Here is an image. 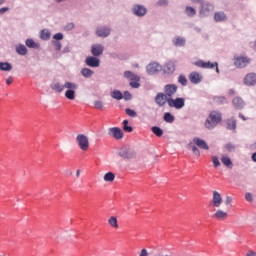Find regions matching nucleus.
I'll return each instance as SVG.
<instances>
[{"instance_id": "nucleus-1", "label": "nucleus", "mask_w": 256, "mask_h": 256, "mask_svg": "<svg viewBox=\"0 0 256 256\" xmlns=\"http://www.w3.org/2000/svg\"><path fill=\"white\" fill-rule=\"evenodd\" d=\"M52 91L55 93H63L64 89H79V85L73 82L66 81L64 84H61L59 81H55L50 85Z\"/></svg>"}, {"instance_id": "nucleus-2", "label": "nucleus", "mask_w": 256, "mask_h": 256, "mask_svg": "<svg viewBox=\"0 0 256 256\" xmlns=\"http://www.w3.org/2000/svg\"><path fill=\"white\" fill-rule=\"evenodd\" d=\"M218 123H221V113L213 111L210 113L209 118L205 121L206 129H215Z\"/></svg>"}, {"instance_id": "nucleus-3", "label": "nucleus", "mask_w": 256, "mask_h": 256, "mask_svg": "<svg viewBox=\"0 0 256 256\" xmlns=\"http://www.w3.org/2000/svg\"><path fill=\"white\" fill-rule=\"evenodd\" d=\"M250 64L251 58L247 56L234 55L233 57V65L236 69H245Z\"/></svg>"}, {"instance_id": "nucleus-4", "label": "nucleus", "mask_w": 256, "mask_h": 256, "mask_svg": "<svg viewBox=\"0 0 256 256\" xmlns=\"http://www.w3.org/2000/svg\"><path fill=\"white\" fill-rule=\"evenodd\" d=\"M124 77L125 79H128L129 81H131L130 87H132V89H139V87H141V84L139 83L141 81V77H139L135 73L131 71H125Z\"/></svg>"}, {"instance_id": "nucleus-5", "label": "nucleus", "mask_w": 256, "mask_h": 256, "mask_svg": "<svg viewBox=\"0 0 256 256\" xmlns=\"http://www.w3.org/2000/svg\"><path fill=\"white\" fill-rule=\"evenodd\" d=\"M118 155L124 160L135 159V157H137V153L135 152V150L127 146H122L118 150Z\"/></svg>"}, {"instance_id": "nucleus-6", "label": "nucleus", "mask_w": 256, "mask_h": 256, "mask_svg": "<svg viewBox=\"0 0 256 256\" xmlns=\"http://www.w3.org/2000/svg\"><path fill=\"white\" fill-rule=\"evenodd\" d=\"M168 107H171L172 109H177L178 111L183 109V107H185V98H168Z\"/></svg>"}, {"instance_id": "nucleus-7", "label": "nucleus", "mask_w": 256, "mask_h": 256, "mask_svg": "<svg viewBox=\"0 0 256 256\" xmlns=\"http://www.w3.org/2000/svg\"><path fill=\"white\" fill-rule=\"evenodd\" d=\"M131 11L135 17H145L148 13L147 7L143 4H134Z\"/></svg>"}, {"instance_id": "nucleus-8", "label": "nucleus", "mask_w": 256, "mask_h": 256, "mask_svg": "<svg viewBox=\"0 0 256 256\" xmlns=\"http://www.w3.org/2000/svg\"><path fill=\"white\" fill-rule=\"evenodd\" d=\"M213 11H215V6H213V4L204 3L200 6L199 15L200 17H209Z\"/></svg>"}, {"instance_id": "nucleus-9", "label": "nucleus", "mask_w": 256, "mask_h": 256, "mask_svg": "<svg viewBox=\"0 0 256 256\" xmlns=\"http://www.w3.org/2000/svg\"><path fill=\"white\" fill-rule=\"evenodd\" d=\"M76 142L81 151H87V149H89V138L85 134H78Z\"/></svg>"}, {"instance_id": "nucleus-10", "label": "nucleus", "mask_w": 256, "mask_h": 256, "mask_svg": "<svg viewBox=\"0 0 256 256\" xmlns=\"http://www.w3.org/2000/svg\"><path fill=\"white\" fill-rule=\"evenodd\" d=\"M178 89H179V87H177L176 84H167L164 86V95L168 99H173V95H175V93H177Z\"/></svg>"}, {"instance_id": "nucleus-11", "label": "nucleus", "mask_w": 256, "mask_h": 256, "mask_svg": "<svg viewBox=\"0 0 256 256\" xmlns=\"http://www.w3.org/2000/svg\"><path fill=\"white\" fill-rule=\"evenodd\" d=\"M194 65L196 67H199L200 69H215V67H219V63L217 62H205L203 60H198L194 62Z\"/></svg>"}, {"instance_id": "nucleus-12", "label": "nucleus", "mask_w": 256, "mask_h": 256, "mask_svg": "<svg viewBox=\"0 0 256 256\" xmlns=\"http://www.w3.org/2000/svg\"><path fill=\"white\" fill-rule=\"evenodd\" d=\"M154 101L158 107H165L166 103L169 105V98L163 92H159L155 96Z\"/></svg>"}, {"instance_id": "nucleus-13", "label": "nucleus", "mask_w": 256, "mask_h": 256, "mask_svg": "<svg viewBox=\"0 0 256 256\" xmlns=\"http://www.w3.org/2000/svg\"><path fill=\"white\" fill-rule=\"evenodd\" d=\"M95 35H97V37H102V39H107V37L111 35V28L108 26L97 27Z\"/></svg>"}, {"instance_id": "nucleus-14", "label": "nucleus", "mask_w": 256, "mask_h": 256, "mask_svg": "<svg viewBox=\"0 0 256 256\" xmlns=\"http://www.w3.org/2000/svg\"><path fill=\"white\" fill-rule=\"evenodd\" d=\"M244 85L246 87H255L256 84V73L251 72L245 75L244 80H243Z\"/></svg>"}, {"instance_id": "nucleus-15", "label": "nucleus", "mask_w": 256, "mask_h": 256, "mask_svg": "<svg viewBox=\"0 0 256 256\" xmlns=\"http://www.w3.org/2000/svg\"><path fill=\"white\" fill-rule=\"evenodd\" d=\"M163 69L161 65L157 62H152L147 65L146 71L148 75H156V73H159Z\"/></svg>"}, {"instance_id": "nucleus-16", "label": "nucleus", "mask_w": 256, "mask_h": 256, "mask_svg": "<svg viewBox=\"0 0 256 256\" xmlns=\"http://www.w3.org/2000/svg\"><path fill=\"white\" fill-rule=\"evenodd\" d=\"M108 135L119 141V139H123V130L119 127H112L108 129Z\"/></svg>"}, {"instance_id": "nucleus-17", "label": "nucleus", "mask_w": 256, "mask_h": 256, "mask_svg": "<svg viewBox=\"0 0 256 256\" xmlns=\"http://www.w3.org/2000/svg\"><path fill=\"white\" fill-rule=\"evenodd\" d=\"M85 64L88 67H99L101 65V60L97 56H88L85 59Z\"/></svg>"}, {"instance_id": "nucleus-18", "label": "nucleus", "mask_w": 256, "mask_h": 256, "mask_svg": "<svg viewBox=\"0 0 256 256\" xmlns=\"http://www.w3.org/2000/svg\"><path fill=\"white\" fill-rule=\"evenodd\" d=\"M105 51V47L102 44H93L91 46V53L94 57H101Z\"/></svg>"}, {"instance_id": "nucleus-19", "label": "nucleus", "mask_w": 256, "mask_h": 256, "mask_svg": "<svg viewBox=\"0 0 256 256\" xmlns=\"http://www.w3.org/2000/svg\"><path fill=\"white\" fill-rule=\"evenodd\" d=\"M212 205L213 207H221L223 205V198L218 191H213Z\"/></svg>"}, {"instance_id": "nucleus-20", "label": "nucleus", "mask_w": 256, "mask_h": 256, "mask_svg": "<svg viewBox=\"0 0 256 256\" xmlns=\"http://www.w3.org/2000/svg\"><path fill=\"white\" fill-rule=\"evenodd\" d=\"M232 105L234 108H236L238 111H241L243 107H245V101H243L242 97L236 96L232 100Z\"/></svg>"}, {"instance_id": "nucleus-21", "label": "nucleus", "mask_w": 256, "mask_h": 256, "mask_svg": "<svg viewBox=\"0 0 256 256\" xmlns=\"http://www.w3.org/2000/svg\"><path fill=\"white\" fill-rule=\"evenodd\" d=\"M189 80L191 83H193V85H199V83L203 81V76H201V74L198 72H192L189 75Z\"/></svg>"}, {"instance_id": "nucleus-22", "label": "nucleus", "mask_w": 256, "mask_h": 256, "mask_svg": "<svg viewBox=\"0 0 256 256\" xmlns=\"http://www.w3.org/2000/svg\"><path fill=\"white\" fill-rule=\"evenodd\" d=\"M193 143H195V145H197L199 149H204V151H209V145L207 144V142H205V140L199 137H195L193 138Z\"/></svg>"}, {"instance_id": "nucleus-23", "label": "nucleus", "mask_w": 256, "mask_h": 256, "mask_svg": "<svg viewBox=\"0 0 256 256\" xmlns=\"http://www.w3.org/2000/svg\"><path fill=\"white\" fill-rule=\"evenodd\" d=\"M226 129H228V131H236L237 130V120L235 119V117H231L229 119L226 120Z\"/></svg>"}, {"instance_id": "nucleus-24", "label": "nucleus", "mask_w": 256, "mask_h": 256, "mask_svg": "<svg viewBox=\"0 0 256 256\" xmlns=\"http://www.w3.org/2000/svg\"><path fill=\"white\" fill-rule=\"evenodd\" d=\"M214 21L216 23H221L223 21H227V15L225 14V12H216L214 14Z\"/></svg>"}, {"instance_id": "nucleus-25", "label": "nucleus", "mask_w": 256, "mask_h": 256, "mask_svg": "<svg viewBox=\"0 0 256 256\" xmlns=\"http://www.w3.org/2000/svg\"><path fill=\"white\" fill-rule=\"evenodd\" d=\"M164 71L168 74L175 73V62L169 61L164 65Z\"/></svg>"}, {"instance_id": "nucleus-26", "label": "nucleus", "mask_w": 256, "mask_h": 256, "mask_svg": "<svg viewBox=\"0 0 256 256\" xmlns=\"http://www.w3.org/2000/svg\"><path fill=\"white\" fill-rule=\"evenodd\" d=\"M80 73L85 79H91L95 72L89 68H82Z\"/></svg>"}, {"instance_id": "nucleus-27", "label": "nucleus", "mask_w": 256, "mask_h": 256, "mask_svg": "<svg viewBox=\"0 0 256 256\" xmlns=\"http://www.w3.org/2000/svg\"><path fill=\"white\" fill-rule=\"evenodd\" d=\"M172 43L175 47H185L186 40L185 38L178 36L172 41Z\"/></svg>"}, {"instance_id": "nucleus-28", "label": "nucleus", "mask_w": 256, "mask_h": 256, "mask_svg": "<svg viewBox=\"0 0 256 256\" xmlns=\"http://www.w3.org/2000/svg\"><path fill=\"white\" fill-rule=\"evenodd\" d=\"M68 91L65 92L66 99H69L70 101H73L75 99V91H77V88H67Z\"/></svg>"}, {"instance_id": "nucleus-29", "label": "nucleus", "mask_w": 256, "mask_h": 256, "mask_svg": "<svg viewBox=\"0 0 256 256\" xmlns=\"http://www.w3.org/2000/svg\"><path fill=\"white\" fill-rule=\"evenodd\" d=\"M40 39L42 41H49L51 39V32L47 29H44L40 32Z\"/></svg>"}, {"instance_id": "nucleus-30", "label": "nucleus", "mask_w": 256, "mask_h": 256, "mask_svg": "<svg viewBox=\"0 0 256 256\" xmlns=\"http://www.w3.org/2000/svg\"><path fill=\"white\" fill-rule=\"evenodd\" d=\"M214 217L216 218V219H219V220H224V219H227V217H228V214H227V212H225V211H223V210H217L216 212H215V214H214Z\"/></svg>"}, {"instance_id": "nucleus-31", "label": "nucleus", "mask_w": 256, "mask_h": 256, "mask_svg": "<svg viewBox=\"0 0 256 256\" xmlns=\"http://www.w3.org/2000/svg\"><path fill=\"white\" fill-rule=\"evenodd\" d=\"M213 101L217 105H225V103H227V98L225 96H214Z\"/></svg>"}, {"instance_id": "nucleus-32", "label": "nucleus", "mask_w": 256, "mask_h": 256, "mask_svg": "<svg viewBox=\"0 0 256 256\" xmlns=\"http://www.w3.org/2000/svg\"><path fill=\"white\" fill-rule=\"evenodd\" d=\"M221 162L223 163V165L228 167V169H232L233 168V162L231 161V158H229L227 156H222Z\"/></svg>"}, {"instance_id": "nucleus-33", "label": "nucleus", "mask_w": 256, "mask_h": 256, "mask_svg": "<svg viewBox=\"0 0 256 256\" xmlns=\"http://www.w3.org/2000/svg\"><path fill=\"white\" fill-rule=\"evenodd\" d=\"M16 53H18V55H27V47L23 44H18L16 46Z\"/></svg>"}, {"instance_id": "nucleus-34", "label": "nucleus", "mask_w": 256, "mask_h": 256, "mask_svg": "<svg viewBox=\"0 0 256 256\" xmlns=\"http://www.w3.org/2000/svg\"><path fill=\"white\" fill-rule=\"evenodd\" d=\"M185 14L187 15V17H195V15H197V10H195V8L191 6H186Z\"/></svg>"}, {"instance_id": "nucleus-35", "label": "nucleus", "mask_w": 256, "mask_h": 256, "mask_svg": "<svg viewBox=\"0 0 256 256\" xmlns=\"http://www.w3.org/2000/svg\"><path fill=\"white\" fill-rule=\"evenodd\" d=\"M163 119H164L165 123H174L175 116H173V114H171V112H166V113H164Z\"/></svg>"}, {"instance_id": "nucleus-36", "label": "nucleus", "mask_w": 256, "mask_h": 256, "mask_svg": "<svg viewBox=\"0 0 256 256\" xmlns=\"http://www.w3.org/2000/svg\"><path fill=\"white\" fill-rule=\"evenodd\" d=\"M25 45L28 46L29 49H37L39 47V44L33 39H26Z\"/></svg>"}, {"instance_id": "nucleus-37", "label": "nucleus", "mask_w": 256, "mask_h": 256, "mask_svg": "<svg viewBox=\"0 0 256 256\" xmlns=\"http://www.w3.org/2000/svg\"><path fill=\"white\" fill-rule=\"evenodd\" d=\"M13 66L9 62H0V71H11Z\"/></svg>"}, {"instance_id": "nucleus-38", "label": "nucleus", "mask_w": 256, "mask_h": 256, "mask_svg": "<svg viewBox=\"0 0 256 256\" xmlns=\"http://www.w3.org/2000/svg\"><path fill=\"white\" fill-rule=\"evenodd\" d=\"M151 131L154 135H156V137H163V129H161V127L153 126Z\"/></svg>"}, {"instance_id": "nucleus-39", "label": "nucleus", "mask_w": 256, "mask_h": 256, "mask_svg": "<svg viewBox=\"0 0 256 256\" xmlns=\"http://www.w3.org/2000/svg\"><path fill=\"white\" fill-rule=\"evenodd\" d=\"M110 95L112 99H116L117 101H121V99H123V93L119 90H114Z\"/></svg>"}, {"instance_id": "nucleus-40", "label": "nucleus", "mask_w": 256, "mask_h": 256, "mask_svg": "<svg viewBox=\"0 0 256 256\" xmlns=\"http://www.w3.org/2000/svg\"><path fill=\"white\" fill-rule=\"evenodd\" d=\"M104 181L108 183H113L115 181V174L113 172H108L104 175Z\"/></svg>"}, {"instance_id": "nucleus-41", "label": "nucleus", "mask_w": 256, "mask_h": 256, "mask_svg": "<svg viewBox=\"0 0 256 256\" xmlns=\"http://www.w3.org/2000/svg\"><path fill=\"white\" fill-rule=\"evenodd\" d=\"M108 223L111 227H114V229H119V224L117 223V217L112 216L109 218Z\"/></svg>"}, {"instance_id": "nucleus-42", "label": "nucleus", "mask_w": 256, "mask_h": 256, "mask_svg": "<svg viewBox=\"0 0 256 256\" xmlns=\"http://www.w3.org/2000/svg\"><path fill=\"white\" fill-rule=\"evenodd\" d=\"M122 125H123V129H124V131H126V133L133 132V127L129 126V120H124Z\"/></svg>"}, {"instance_id": "nucleus-43", "label": "nucleus", "mask_w": 256, "mask_h": 256, "mask_svg": "<svg viewBox=\"0 0 256 256\" xmlns=\"http://www.w3.org/2000/svg\"><path fill=\"white\" fill-rule=\"evenodd\" d=\"M178 83H180V85H182V87H186L187 85V77H185V75L181 74L178 76Z\"/></svg>"}, {"instance_id": "nucleus-44", "label": "nucleus", "mask_w": 256, "mask_h": 256, "mask_svg": "<svg viewBox=\"0 0 256 256\" xmlns=\"http://www.w3.org/2000/svg\"><path fill=\"white\" fill-rule=\"evenodd\" d=\"M125 113L129 117H137V112L131 108H126Z\"/></svg>"}, {"instance_id": "nucleus-45", "label": "nucleus", "mask_w": 256, "mask_h": 256, "mask_svg": "<svg viewBox=\"0 0 256 256\" xmlns=\"http://www.w3.org/2000/svg\"><path fill=\"white\" fill-rule=\"evenodd\" d=\"M169 5V0H158L157 6L158 7H167Z\"/></svg>"}, {"instance_id": "nucleus-46", "label": "nucleus", "mask_w": 256, "mask_h": 256, "mask_svg": "<svg viewBox=\"0 0 256 256\" xmlns=\"http://www.w3.org/2000/svg\"><path fill=\"white\" fill-rule=\"evenodd\" d=\"M52 44L55 47V51H61V48L63 47L61 42H59V41H52Z\"/></svg>"}, {"instance_id": "nucleus-47", "label": "nucleus", "mask_w": 256, "mask_h": 256, "mask_svg": "<svg viewBox=\"0 0 256 256\" xmlns=\"http://www.w3.org/2000/svg\"><path fill=\"white\" fill-rule=\"evenodd\" d=\"M53 41H63V33L59 32L53 35Z\"/></svg>"}, {"instance_id": "nucleus-48", "label": "nucleus", "mask_w": 256, "mask_h": 256, "mask_svg": "<svg viewBox=\"0 0 256 256\" xmlns=\"http://www.w3.org/2000/svg\"><path fill=\"white\" fill-rule=\"evenodd\" d=\"M212 163H213L214 167H219L221 165V162H219V157H217V156L212 157Z\"/></svg>"}, {"instance_id": "nucleus-49", "label": "nucleus", "mask_w": 256, "mask_h": 256, "mask_svg": "<svg viewBox=\"0 0 256 256\" xmlns=\"http://www.w3.org/2000/svg\"><path fill=\"white\" fill-rule=\"evenodd\" d=\"M123 99H125V101H131V99H133V95H131L129 91H125Z\"/></svg>"}, {"instance_id": "nucleus-50", "label": "nucleus", "mask_w": 256, "mask_h": 256, "mask_svg": "<svg viewBox=\"0 0 256 256\" xmlns=\"http://www.w3.org/2000/svg\"><path fill=\"white\" fill-rule=\"evenodd\" d=\"M94 107H95V109H99V110L103 109V102H101V100L95 101Z\"/></svg>"}, {"instance_id": "nucleus-51", "label": "nucleus", "mask_w": 256, "mask_h": 256, "mask_svg": "<svg viewBox=\"0 0 256 256\" xmlns=\"http://www.w3.org/2000/svg\"><path fill=\"white\" fill-rule=\"evenodd\" d=\"M66 31H73V29H75V24L74 23H68L65 26Z\"/></svg>"}, {"instance_id": "nucleus-52", "label": "nucleus", "mask_w": 256, "mask_h": 256, "mask_svg": "<svg viewBox=\"0 0 256 256\" xmlns=\"http://www.w3.org/2000/svg\"><path fill=\"white\" fill-rule=\"evenodd\" d=\"M225 148L227 149V151H233L235 150V145H233V143H227L225 145Z\"/></svg>"}, {"instance_id": "nucleus-53", "label": "nucleus", "mask_w": 256, "mask_h": 256, "mask_svg": "<svg viewBox=\"0 0 256 256\" xmlns=\"http://www.w3.org/2000/svg\"><path fill=\"white\" fill-rule=\"evenodd\" d=\"M192 151L198 157H199V155H201V152L199 151V148H197V146H195V145L192 146Z\"/></svg>"}, {"instance_id": "nucleus-54", "label": "nucleus", "mask_w": 256, "mask_h": 256, "mask_svg": "<svg viewBox=\"0 0 256 256\" xmlns=\"http://www.w3.org/2000/svg\"><path fill=\"white\" fill-rule=\"evenodd\" d=\"M245 199H246V201H249L251 203V201H253V195L251 193L247 192L245 194Z\"/></svg>"}, {"instance_id": "nucleus-55", "label": "nucleus", "mask_w": 256, "mask_h": 256, "mask_svg": "<svg viewBox=\"0 0 256 256\" xmlns=\"http://www.w3.org/2000/svg\"><path fill=\"white\" fill-rule=\"evenodd\" d=\"M139 256H149V251H147V249L143 248V249L140 251Z\"/></svg>"}, {"instance_id": "nucleus-56", "label": "nucleus", "mask_w": 256, "mask_h": 256, "mask_svg": "<svg viewBox=\"0 0 256 256\" xmlns=\"http://www.w3.org/2000/svg\"><path fill=\"white\" fill-rule=\"evenodd\" d=\"M110 59H119V54L112 52L109 54Z\"/></svg>"}, {"instance_id": "nucleus-57", "label": "nucleus", "mask_w": 256, "mask_h": 256, "mask_svg": "<svg viewBox=\"0 0 256 256\" xmlns=\"http://www.w3.org/2000/svg\"><path fill=\"white\" fill-rule=\"evenodd\" d=\"M233 202V198L231 196L226 197L225 205H231Z\"/></svg>"}, {"instance_id": "nucleus-58", "label": "nucleus", "mask_w": 256, "mask_h": 256, "mask_svg": "<svg viewBox=\"0 0 256 256\" xmlns=\"http://www.w3.org/2000/svg\"><path fill=\"white\" fill-rule=\"evenodd\" d=\"M7 11H9V7L0 8V15H5V13H7Z\"/></svg>"}, {"instance_id": "nucleus-59", "label": "nucleus", "mask_w": 256, "mask_h": 256, "mask_svg": "<svg viewBox=\"0 0 256 256\" xmlns=\"http://www.w3.org/2000/svg\"><path fill=\"white\" fill-rule=\"evenodd\" d=\"M192 3H199L200 7L205 3V0H191Z\"/></svg>"}, {"instance_id": "nucleus-60", "label": "nucleus", "mask_w": 256, "mask_h": 256, "mask_svg": "<svg viewBox=\"0 0 256 256\" xmlns=\"http://www.w3.org/2000/svg\"><path fill=\"white\" fill-rule=\"evenodd\" d=\"M71 52V48L69 46H66L63 48L62 53H70Z\"/></svg>"}, {"instance_id": "nucleus-61", "label": "nucleus", "mask_w": 256, "mask_h": 256, "mask_svg": "<svg viewBox=\"0 0 256 256\" xmlns=\"http://www.w3.org/2000/svg\"><path fill=\"white\" fill-rule=\"evenodd\" d=\"M11 83H13V77L10 76L6 79V84L11 85Z\"/></svg>"}, {"instance_id": "nucleus-62", "label": "nucleus", "mask_w": 256, "mask_h": 256, "mask_svg": "<svg viewBox=\"0 0 256 256\" xmlns=\"http://www.w3.org/2000/svg\"><path fill=\"white\" fill-rule=\"evenodd\" d=\"M246 256H256L254 251H249Z\"/></svg>"}, {"instance_id": "nucleus-63", "label": "nucleus", "mask_w": 256, "mask_h": 256, "mask_svg": "<svg viewBox=\"0 0 256 256\" xmlns=\"http://www.w3.org/2000/svg\"><path fill=\"white\" fill-rule=\"evenodd\" d=\"M251 159L254 161V163H256V152L252 154Z\"/></svg>"}, {"instance_id": "nucleus-64", "label": "nucleus", "mask_w": 256, "mask_h": 256, "mask_svg": "<svg viewBox=\"0 0 256 256\" xmlns=\"http://www.w3.org/2000/svg\"><path fill=\"white\" fill-rule=\"evenodd\" d=\"M228 95H235V89H230L228 91Z\"/></svg>"}]
</instances>
